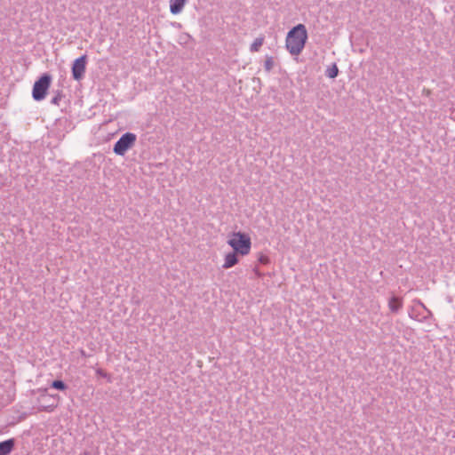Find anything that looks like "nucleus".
<instances>
[{"mask_svg": "<svg viewBox=\"0 0 455 455\" xmlns=\"http://www.w3.org/2000/svg\"><path fill=\"white\" fill-rule=\"evenodd\" d=\"M307 40V32L305 25L298 24L286 36V49L291 55H299L304 49Z\"/></svg>", "mask_w": 455, "mask_h": 455, "instance_id": "nucleus-1", "label": "nucleus"}, {"mask_svg": "<svg viewBox=\"0 0 455 455\" xmlns=\"http://www.w3.org/2000/svg\"><path fill=\"white\" fill-rule=\"evenodd\" d=\"M228 244L242 256L250 253L251 242L248 235L242 232H235L228 241Z\"/></svg>", "mask_w": 455, "mask_h": 455, "instance_id": "nucleus-2", "label": "nucleus"}, {"mask_svg": "<svg viewBox=\"0 0 455 455\" xmlns=\"http://www.w3.org/2000/svg\"><path fill=\"white\" fill-rule=\"evenodd\" d=\"M409 316L419 322H427L432 317V312L419 299H414L413 305L409 309Z\"/></svg>", "mask_w": 455, "mask_h": 455, "instance_id": "nucleus-3", "label": "nucleus"}, {"mask_svg": "<svg viewBox=\"0 0 455 455\" xmlns=\"http://www.w3.org/2000/svg\"><path fill=\"white\" fill-rule=\"evenodd\" d=\"M51 81L52 76L47 73H44L37 81H36L32 91V96L35 100L40 101L45 98Z\"/></svg>", "mask_w": 455, "mask_h": 455, "instance_id": "nucleus-4", "label": "nucleus"}, {"mask_svg": "<svg viewBox=\"0 0 455 455\" xmlns=\"http://www.w3.org/2000/svg\"><path fill=\"white\" fill-rule=\"evenodd\" d=\"M136 139L134 133L126 132L123 134L114 145V153L117 156H124L134 145Z\"/></svg>", "mask_w": 455, "mask_h": 455, "instance_id": "nucleus-5", "label": "nucleus"}, {"mask_svg": "<svg viewBox=\"0 0 455 455\" xmlns=\"http://www.w3.org/2000/svg\"><path fill=\"white\" fill-rule=\"evenodd\" d=\"M86 55H83L75 60L72 65V76L75 80H81L85 73L86 69Z\"/></svg>", "mask_w": 455, "mask_h": 455, "instance_id": "nucleus-6", "label": "nucleus"}, {"mask_svg": "<svg viewBox=\"0 0 455 455\" xmlns=\"http://www.w3.org/2000/svg\"><path fill=\"white\" fill-rule=\"evenodd\" d=\"M15 446V440L10 438L8 440L0 442V455H9Z\"/></svg>", "mask_w": 455, "mask_h": 455, "instance_id": "nucleus-7", "label": "nucleus"}, {"mask_svg": "<svg viewBox=\"0 0 455 455\" xmlns=\"http://www.w3.org/2000/svg\"><path fill=\"white\" fill-rule=\"evenodd\" d=\"M187 0H170V12L172 14H179L182 12Z\"/></svg>", "mask_w": 455, "mask_h": 455, "instance_id": "nucleus-8", "label": "nucleus"}, {"mask_svg": "<svg viewBox=\"0 0 455 455\" xmlns=\"http://www.w3.org/2000/svg\"><path fill=\"white\" fill-rule=\"evenodd\" d=\"M237 254L238 253L235 252V251L228 253L225 256V261H224L222 267L225 269H228V268L234 267L235 264H237V262H238Z\"/></svg>", "mask_w": 455, "mask_h": 455, "instance_id": "nucleus-9", "label": "nucleus"}, {"mask_svg": "<svg viewBox=\"0 0 455 455\" xmlns=\"http://www.w3.org/2000/svg\"><path fill=\"white\" fill-rule=\"evenodd\" d=\"M388 307L391 312L397 313L403 307V299L396 296L391 297L388 300Z\"/></svg>", "mask_w": 455, "mask_h": 455, "instance_id": "nucleus-10", "label": "nucleus"}, {"mask_svg": "<svg viewBox=\"0 0 455 455\" xmlns=\"http://www.w3.org/2000/svg\"><path fill=\"white\" fill-rule=\"evenodd\" d=\"M263 43H264V37L263 36H260V37H257L253 43L251 44L250 46V51L251 52H259L260 47L263 45Z\"/></svg>", "mask_w": 455, "mask_h": 455, "instance_id": "nucleus-11", "label": "nucleus"}, {"mask_svg": "<svg viewBox=\"0 0 455 455\" xmlns=\"http://www.w3.org/2000/svg\"><path fill=\"white\" fill-rule=\"evenodd\" d=\"M275 67V60L272 56H266L264 62V68L267 72H270Z\"/></svg>", "mask_w": 455, "mask_h": 455, "instance_id": "nucleus-12", "label": "nucleus"}, {"mask_svg": "<svg viewBox=\"0 0 455 455\" xmlns=\"http://www.w3.org/2000/svg\"><path fill=\"white\" fill-rule=\"evenodd\" d=\"M339 69L336 64H333L331 68L326 70V76L329 78H335L338 76Z\"/></svg>", "mask_w": 455, "mask_h": 455, "instance_id": "nucleus-13", "label": "nucleus"}, {"mask_svg": "<svg viewBox=\"0 0 455 455\" xmlns=\"http://www.w3.org/2000/svg\"><path fill=\"white\" fill-rule=\"evenodd\" d=\"M51 387L57 390H65L67 388V385L60 379L53 380L51 384Z\"/></svg>", "mask_w": 455, "mask_h": 455, "instance_id": "nucleus-14", "label": "nucleus"}, {"mask_svg": "<svg viewBox=\"0 0 455 455\" xmlns=\"http://www.w3.org/2000/svg\"><path fill=\"white\" fill-rule=\"evenodd\" d=\"M62 98H63L62 92L61 91H56L54 92V96L51 100V103L53 104V105L59 106L60 100H62Z\"/></svg>", "mask_w": 455, "mask_h": 455, "instance_id": "nucleus-15", "label": "nucleus"}, {"mask_svg": "<svg viewBox=\"0 0 455 455\" xmlns=\"http://www.w3.org/2000/svg\"><path fill=\"white\" fill-rule=\"evenodd\" d=\"M259 262H260L261 264H265V265H266V264H267V263L269 262V259H268V257H267V256H265V255H261V256L259 257Z\"/></svg>", "mask_w": 455, "mask_h": 455, "instance_id": "nucleus-16", "label": "nucleus"}, {"mask_svg": "<svg viewBox=\"0 0 455 455\" xmlns=\"http://www.w3.org/2000/svg\"><path fill=\"white\" fill-rule=\"evenodd\" d=\"M96 374L103 378H106L108 376L107 372L104 371L102 369H98L96 371Z\"/></svg>", "mask_w": 455, "mask_h": 455, "instance_id": "nucleus-17", "label": "nucleus"}, {"mask_svg": "<svg viewBox=\"0 0 455 455\" xmlns=\"http://www.w3.org/2000/svg\"><path fill=\"white\" fill-rule=\"evenodd\" d=\"M80 354H81V355H82V356H84V357H86V356H87V355H86V353H85V351H84V349H81V350H80Z\"/></svg>", "mask_w": 455, "mask_h": 455, "instance_id": "nucleus-18", "label": "nucleus"}]
</instances>
